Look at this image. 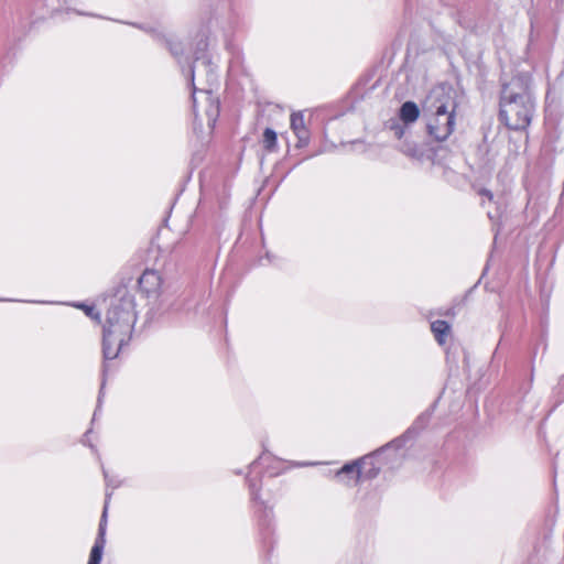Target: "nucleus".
<instances>
[{"label":"nucleus","mask_w":564,"mask_h":564,"mask_svg":"<svg viewBox=\"0 0 564 564\" xmlns=\"http://www.w3.org/2000/svg\"><path fill=\"white\" fill-rule=\"evenodd\" d=\"M106 322L102 327V380L97 398V405L93 415L94 422L100 412L105 395V386L108 372L106 361L118 357L119 351L131 339V334L137 322L134 295L127 285H119L108 297Z\"/></svg>","instance_id":"nucleus-1"},{"label":"nucleus","mask_w":564,"mask_h":564,"mask_svg":"<svg viewBox=\"0 0 564 564\" xmlns=\"http://www.w3.org/2000/svg\"><path fill=\"white\" fill-rule=\"evenodd\" d=\"M535 111L533 78L529 72H517L510 79H501L499 120L510 130H525Z\"/></svg>","instance_id":"nucleus-2"},{"label":"nucleus","mask_w":564,"mask_h":564,"mask_svg":"<svg viewBox=\"0 0 564 564\" xmlns=\"http://www.w3.org/2000/svg\"><path fill=\"white\" fill-rule=\"evenodd\" d=\"M456 91L448 84L433 87L422 104V120L425 122L429 142H444L455 127Z\"/></svg>","instance_id":"nucleus-3"},{"label":"nucleus","mask_w":564,"mask_h":564,"mask_svg":"<svg viewBox=\"0 0 564 564\" xmlns=\"http://www.w3.org/2000/svg\"><path fill=\"white\" fill-rule=\"evenodd\" d=\"M251 495V500L254 503L256 514L258 518V525L262 543L268 550L273 547V527H272V509L260 497L261 478L252 477L250 475L246 478Z\"/></svg>","instance_id":"nucleus-4"},{"label":"nucleus","mask_w":564,"mask_h":564,"mask_svg":"<svg viewBox=\"0 0 564 564\" xmlns=\"http://www.w3.org/2000/svg\"><path fill=\"white\" fill-rule=\"evenodd\" d=\"M112 492L107 491L105 496V503L102 513L99 520L98 533L95 543L91 547L89 560L87 564H100L102 558L104 549L106 545V531L108 523V507L111 499Z\"/></svg>","instance_id":"nucleus-5"},{"label":"nucleus","mask_w":564,"mask_h":564,"mask_svg":"<svg viewBox=\"0 0 564 564\" xmlns=\"http://www.w3.org/2000/svg\"><path fill=\"white\" fill-rule=\"evenodd\" d=\"M162 284V278L155 270H145L138 279L140 290L148 296L158 293Z\"/></svg>","instance_id":"nucleus-6"},{"label":"nucleus","mask_w":564,"mask_h":564,"mask_svg":"<svg viewBox=\"0 0 564 564\" xmlns=\"http://www.w3.org/2000/svg\"><path fill=\"white\" fill-rule=\"evenodd\" d=\"M380 455V451H375L371 454L362 456L360 459H365L367 462H361V481L371 480L378 477L380 474L381 467L376 463V458Z\"/></svg>","instance_id":"nucleus-7"},{"label":"nucleus","mask_w":564,"mask_h":564,"mask_svg":"<svg viewBox=\"0 0 564 564\" xmlns=\"http://www.w3.org/2000/svg\"><path fill=\"white\" fill-rule=\"evenodd\" d=\"M361 462L366 460L358 458L356 460L345 464L340 469L336 471V477H347L348 480H354V485L361 482Z\"/></svg>","instance_id":"nucleus-8"},{"label":"nucleus","mask_w":564,"mask_h":564,"mask_svg":"<svg viewBox=\"0 0 564 564\" xmlns=\"http://www.w3.org/2000/svg\"><path fill=\"white\" fill-rule=\"evenodd\" d=\"M155 36H156V42L161 45H164V47H166L169 50L171 55L177 59V63L181 65L182 70L184 72L185 67L182 64V56L184 53L183 43L175 39L166 37L163 34H155Z\"/></svg>","instance_id":"nucleus-9"},{"label":"nucleus","mask_w":564,"mask_h":564,"mask_svg":"<svg viewBox=\"0 0 564 564\" xmlns=\"http://www.w3.org/2000/svg\"><path fill=\"white\" fill-rule=\"evenodd\" d=\"M420 115L422 116V110L414 101L410 100L403 102L399 110V118L405 126L415 122Z\"/></svg>","instance_id":"nucleus-10"},{"label":"nucleus","mask_w":564,"mask_h":564,"mask_svg":"<svg viewBox=\"0 0 564 564\" xmlns=\"http://www.w3.org/2000/svg\"><path fill=\"white\" fill-rule=\"evenodd\" d=\"M199 93L204 95L206 101L208 102L206 108L208 124L214 127L219 116V100L217 98H214L210 90H199Z\"/></svg>","instance_id":"nucleus-11"},{"label":"nucleus","mask_w":564,"mask_h":564,"mask_svg":"<svg viewBox=\"0 0 564 564\" xmlns=\"http://www.w3.org/2000/svg\"><path fill=\"white\" fill-rule=\"evenodd\" d=\"M479 155V163L482 169L492 170L495 166L497 153L492 152L490 145L484 141L477 151Z\"/></svg>","instance_id":"nucleus-12"},{"label":"nucleus","mask_w":564,"mask_h":564,"mask_svg":"<svg viewBox=\"0 0 564 564\" xmlns=\"http://www.w3.org/2000/svg\"><path fill=\"white\" fill-rule=\"evenodd\" d=\"M431 330L440 345L445 344V338L451 332V326L446 321L436 319L431 323Z\"/></svg>","instance_id":"nucleus-13"},{"label":"nucleus","mask_w":564,"mask_h":564,"mask_svg":"<svg viewBox=\"0 0 564 564\" xmlns=\"http://www.w3.org/2000/svg\"><path fill=\"white\" fill-rule=\"evenodd\" d=\"M433 410H434V405L431 409L422 412L414 420L413 424L406 430V433L416 434V433L421 432L422 430H424L431 420Z\"/></svg>","instance_id":"nucleus-14"},{"label":"nucleus","mask_w":564,"mask_h":564,"mask_svg":"<svg viewBox=\"0 0 564 564\" xmlns=\"http://www.w3.org/2000/svg\"><path fill=\"white\" fill-rule=\"evenodd\" d=\"M400 151L405 155L417 160H422L425 155V151L422 147L406 140L400 144Z\"/></svg>","instance_id":"nucleus-15"},{"label":"nucleus","mask_w":564,"mask_h":564,"mask_svg":"<svg viewBox=\"0 0 564 564\" xmlns=\"http://www.w3.org/2000/svg\"><path fill=\"white\" fill-rule=\"evenodd\" d=\"M262 147L268 152H274L278 149V134L272 128H265L262 134Z\"/></svg>","instance_id":"nucleus-16"},{"label":"nucleus","mask_w":564,"mask_h":564,"mask_svg":"<svg viewBox=\"0 0 564 564\" xmlns=\"http://www.w3.org/2000/svg\"><path fill=\"white\" fill-rule=\"evenodd\" d=\"M207 47H208L207 39L206 37H202L197 42L196 48H195V52H194L195 62L196 63L200 62V64L204 67H206V68L210 65V61L206 57Z\"/></svg>","instance_id":"nucleus-17"},{"label":"nucleus","mask_w":564,"mask_h":564,"mask_svg":"<svg viewBox=\"0 0 564 564\" xmlns=\"http://www.w3.org/2000/svg\"><path fill=\"white\" fill-rule=\"evenodd\" d=\"M409 435H410V433H406V431H405L403 435L392 440L391 442H389L388 444H386L384 446H382L378 451H380V454H381L386 448L400 449V448H402L405 445Z\"/></svg>","instance_id":"nucleus-18"},{"label":"nucleus","mask_w":564,"mask_h":564,"mask_svg":"<svg viewBox=\"0 0 564 564\" xmlns=\"http://www.w3.org/2000/svg\"><path fill=\"white\" fill-rule=\"evenodd\" d=\"M293 132L297 138V148H304L310 143V132L306 128H302Z\"/></svg>","instance_id":"nucleus-19"},{"label":"nucleus","mask_w":564,"mask_h":564,"mask_svg":"<svg viewBox=\"0 0 564 564\" xmlns=\"http://www.w3.org/2000/svg\"><path fill=\"white\" fill-rule=\"evenodd\" d=\"M302 128H305L303 113L302 112H293L291 115V129L293 131H296Z\"/></svg>","instance_id":"nucleus-20"},{"label":"nucleus","mask_w":564,"mask_h":564,"mask_svg":"<svg viewBox=\"0 0 564 564\" xmlns=\"http://www.w3.org/2000/svg\"><path fill=\"white\" fill-rule=\"evenodd\" d=\"M195 67H196L195 65L188 64V75H189L191 83H192V86H193L192 100H193V109H194V111H196V109H197V98H196L197 89H196V87L194 85Z\"/></svg>","instance_id":"nucleus-21"},{"label":"nucleus","mask_w":564,"mask_h":564,"mask_svg":"<svg viewBox=\"0 0 564 564\" xmlns=\"http://www.w3.org/2000/svg\"><path fill=\"white\" fill-rule=\"evenodd\" d=\"M78 307L83 308L86 315L89 316L90 318L96 321L100 319V313L96 311V307L94 305L79 304Z\"/></svg>","instance_id":"nucleus-22"},{"label":"nucleus","mask_w":564,"mask_h":564,"mask_svg":"<svg viewBox=\"0 0 564 564\" xmlns=\"http://www.w3.org/2000/svg\"><path fill=\"white\" fill-rule=\"evenodd\" d=\"M487 216L488 218L495 224L497 223L501 216H502V208L500 205H497L496 207V210L495 212H491V210H488L487 212Z\"/></svg>","instance_id":"nucleus-23"},{"label":"nucleus","mask_w":564,"mask_h":564,"mask_svg":"<svg viewBox=\"0 0 564 564\" xmlns=\"http://www.w3.org/2000/svg\"><path fill=\"white\" fill-rule=\"evenodd\" d=\"M128 24L134 26V28H138L140 30H143L145 32H149L152 34L153 39L156 41V36L155 34H160L159 32H156L154 29H150V28H147L145 25L143 24H138V23H133V22H129Z\"/></svg>","instance_id":"nucleus-24"},{"label":"nucleus","mask_w":564,"mask_h":564,"mask_svg":"<svg viewBox=\"0 0 564 564\" xmlns=\"http://www.w3.org/2000/svg\"><path fill=\"white\" fill-rule=\"evenodd\" d=\"M391 129L394 131V135L398 138V139H402L404 133H405V127L397 123V124H393L391 127Z\"/></svg>","instance_id":"nucleus-25"},{"label":"nucleus","mask_w":564,"mask_h":564,"mask_svg":"<svg viewBox=\"0 0 564 564\" xmlns=\"http://www.w3.org/2000/svg\"><path fill=\"white\" fill-rule=\"evenodd\" d=\"M104 473V477H105V481H106V486L107 487H112V488H118L119 487V482L115 481L112 478L109 477L108 473L104 469L102 470Z\"/></svg>","instance_id":"nucleus-26"},{"label":"nucleus","mask_w":564,"mask_h":564,"mask_svg":"<svg viewBox=\"0 0 564 564\" xmlns=\"http://www.w3.org/2000/svg\"><path fill=\"white\" fill-rule=\"evenodd\" d=\"M478 194L482 197H486L489 202H492L494 200V194L491 191L487 189V188H481Z\"/></svg>","instance_id":"nucleus-27"},{"label":"nucleus","mask_w":564,"mask_h":564,"mask_svg":"<svg viewBox=\"0 0 564 564\" xmlns=\"http://www.w3.org/2000/svg\"><path fill=\"white\" fill-rule=\"evenodd\" d=\"M91 432V430H88L84 436H83V444L88 445L91 449L96 451V447L89 442L88 434Z\"/></svg>","instance_id":"nucleus-28"},{"label":"nucleus","mask_w":564,"mask_h":564,"mask_svg":"<svg viewBox=\"0 0 564 564\" xmlns=\"http://www.w3.org/2000/svg\"><path fill=\"white\" fill-rule=\"evenodd\" d=\"M227 48L229 51H231V54H232V57L236 58L237 61L240 59V52L238 50H234V47L231 46L230 43L227 44Z\"/></svg>","instance_id":"nucleus-29"},{"label":"nucleus","mask_w":564,"mask_h":564,"mask_svg":"<svg viewBox=\"0 0 564 564\" xmlns=\"http://www.w3.org/2000/svg\"><path fill=\"white\" fill-rule=\"evenodd\" d=\"M263 459V456H260L258 459L253 460L251 464H250V469L251 471L256 470V468L258 467V465L260 464V460Z\"/></svg>","instance_id":"nucleus-30"},{"label":"nucleus","mask_w":564,"mask_h":564,"mask_svg":"<svg viewBox=\"0 0 564 564\" xmlns=\"http://www.w3.org/2000/svg\"><path fill=\"white\" fill-rule=\"evenodd\" d=\"M449 357H451V351H449V350H447V351H446V359H447V360H449Z\"/></svg>","instance_id":"nucleus-31"},{"label":"nucleus","mask_w":564,"mask_h":564,"mask_svg":"<svg viewBox=\"0 0 564 564\" xmlns=\"http://www.w3.org/2000/svg\"><path fill=\"white\" fill-rule=\"evenodd\" d=\"M533 371H534V367L532 366V368H531V381L533 380Z\"/></svg>","instance_id":"nucleus-32"}]
</instances>
